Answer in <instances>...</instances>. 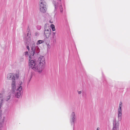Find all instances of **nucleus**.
Wrapping results in <instances>:
<instances>
[{"label":"nucleus","instance_id":"obj_6","mask_svg":"<svg viewBox=\"0 0 130 130\" xmlns=\"http://www.w3.org/2000/svg\"><path fill=\"white\" fill-rule=\"evenodd\" d=\"M4 120V117H2V112L0 111V130H1L3 126Z\"/></svg>","mask_w":130,"mask_h":130},{"label":"nucleus","instance_id":"obj_12","mask_svg":"<svg viewBox=\"0 0 130 130\" xmlns=\"http://www.w3.org/2000/svg\"><path fill=\"white\" fill-rule=\"evenodd\" d=\"M11 98V94L10 93H8L6 96L5 100L7 101H8Z\"/></svg>","mask_w":130,"mask_h":130},{"label":"nucleus","instance_id":"obj_21","mask_svg":"<svg viewBox=\"0 0 130 130\" xmlns=\"http://www.w3.org/2000/svg\"><path fill=\"white\" fill-rule=\"evenodd\" d=\"M52 29L53 31H54L55 30V27H54V28H52Z\"/></svg>","mask_w":130,"mask_h":130},{"label":"nucleus","instance_id":"obj_26","mask_svg":"<svg viewBox=\"0 0 130 130\" xmlns=\"http://www.w3.org/2000/svg\"><path fill=\"white\" fill-rule=\"evenodd\" d=\"M50 22L51 23H52V22H51L50 20Z\"/></svg>","mask_w":130,"mask_h":130},{"label":"nucleus","instance_id":"obj_23","mask_svg":"<svg viewBox=\"0 0 130 130\" xmlns=\"http://www.w3.org/2000/svg\"><path fill=\"white\" fill-rule=\"evenodd\" d=\"M22 82H20V85H22Z\"/></svg>","mask_w":130,"mask_h":130},{"label":"nucleus","instance_id":"obj_10","mask_svg":"<svg viewBox=\"0 0 130 130\" xmlns=\"http://www.w3.org/2000/svg\"><path fill=\"white\" fill-rule=\"evenodd\" d=\"M72 117V118L71 121L72 123H73L74 122L75 120V114L74 112H73L71 115Z\"/></svg>","mask_w":130,"mask_h":130},{"label":"nucleus","instance_id":"obj_11","mask_svg":"<svg viewBox=\"0 0 130 130\" xmlns=\"http://www.w3.org/2000/svg\"><path fill=\"white\" fill-rule=\"evenodd\" d=\"M31 49L32 51L31 52V55H29H29L30 56H31V55L32 56H33L35 53V47L34 48L33 47H31ZM30 57H31V56H30ZM30 57L31 58V57Z\"/></svg>","mask_w":130,"mask_h":130},{"label":"nucleus","instance_id":"obj_8","mask_svg":"<svg viewBox=\"0 0 130 130\" xmlns=\"http://www.w3.org/2000/svg\"><path fill=\"white\" fill-rule=\"evenodd\" d=\"M5 95V92H2L0 94V108L1 107L3 103V98Z\"/></svg>","mask_w":130,"mask_h":130},{"label":"nucleus","instance_id":"obj_14","mask_svg":"<svg viewBox=\"0 0 130 130\" xmlns=\"http://www.w3.org/2000/svg\"><path fill=\"white\" fill-rule=\"evenodd\" d=\"M44 36L46 38H48L49 37L50 35V33H45Z\"/></svg>","mask_w":130,"mask_h":130},{"label":"nucleus","instance_id":"obj_4","mask_svg":"<svg viewBox=\"0 0 130 130\" xmlns=\"http://www.w3.org/2000/svg\"><path fill=\"white\" fill-rule=\"evenodd\" d=\"M122 104V102H120L118 109V117L119 119H120V120L121 119L122 117L121 107Z\"/></svg>","mask_w":130,"mask_h":130},{"label":"nucleus","instance_id":"obj_1","mask_svg":"<svg viewBox=\"0 0 130 130\" xmlns=\"http://www.w3.org/2000/svg\"><path fill=\"white\" fill-rule=\"evenodd\" d=\"M30 56L29 55V67L37 72L41 73L45 65L44 57L43 56L39 57L36 63L34 60H31Z\"/></svg>","mask_w":130,"mask_h":130},{"label":"nucleus","instance_id":"obj_24","mask_svg":"<svg viewBox=\"0 0 130 130\" xmlns=\"http://www.w3.org/2000/svg\"><path fill=\"white\" fill-rule=\"evenodd\" d=\"M100 128L99 127H98L97 129V130H99Z\"/></svg>","mask_w":130,"mask_h":130},{"label":"nucleus","instance_id":"obj_3","mask_svg":"<svg viewBox=\"0 0 130 130\" xmlns=\"http://www.w3.org/2000/svg\"><path fill=\"white\" fill-rule=\"evenodd\" d=\"M19 71H17L15 75L13 73H10L8 74L7 76V78L8 79H10L11 78H12L13 76H14L16 78H18L19 77Z\"/></svg>","mask_w":130,"mask_h":130},{"label":"nucleus","instance_id":"obj_25","mask_svg":"<svg viewBox=\"0 0 130 130\" xmlns=\"http://www.w3.org/2000/svg\"><path fill=\"white\" fill-rule=\"evenodd\" d=\"M35 46V44H34L33 45V46Z\"/></svg>","mask_w":130,"mask_h":130},{"label":"nucleus","instance_id":"obj_9","mask_svg":"<svg viewBox=\"0 0 130 130\" xmlns=\"http://www.w3.org/2000/svg\"><path fill=\"white\" fill-rule=\"evenodd\" d=\"M119 122H116L115 124L113 125L112 130H119Z\"/></svg>","mask_w":130,"mask_h":130},{"label":"nucleus","instance_id":"obj_20","mask_svg":"<svg viewBox=\"0 0 130 130\" xmlns=\"http://www.w3.org/2000/svg\"><path fill=\"white\" fill-rule=\"evenodd\" d=\"M28 52H25V55H27L28 54Z\"/></svg>","mask_w":130,"mask_h":130},{"label":"nucleus","instance_id":"obj_5","mask_svg":"<svg viewBox=\"0 0 130 130\" xmlns=\"http://www.w3.org/2000/svg\"><path fill=\"white\" fill-rule=\"evenodd\" d=\"M22 87L21 86H20V87L18 88L17 90V92L15 93V96L16 98H19L20 96L21 93V91L22 90Z\"/></svg>","mask_w":130,"mask_h":130},{"label":"nucleus","instance_id":"obj_19","mask_svg":"<svg viewBox=\"0 0 130 130\" xmlns=\"http://www.w3.org/2000/svg\"><path fill=\"white\" fill-rule=\"evenodd\" d=\"M27 48L29 50V46H27Z\"/></svg>","mask_w":130,"mask_h":130},{"label":"nucleus","instance_id":"obj_2","mask_svg":"<svg viewBox=\"0 0 130 130\" xmlns=\"http://www.w3.org/2000/svg\"><path fill=\"white\" fill-rule=\"evenodd\" d=\"M46 3L45 1L41 0L40 1V9L42 12L45 13L46 10Z\"/></svg>","mask_w":130,"mask_h":130},{"label":"nucleus","instance_id":"obj_22","mask_svg":"<svg viewBox=\"0 0 130 130\" xmlns=\"http://www.w3.org/2000/svg\"><path fill=\"white\" fill-rule=\"evenodd\" d=\"M82 93V92L81 91H79L78 92V93L79 94H80Z\"/></svg>","mask_w":130,"mask_h":130},{"label":"nucleus","instance_id":"obj_15","mask_svg":"<svg viewBox=\"0 0 130 130\" xmlns=\"http://www.w3.org/2000/svg\"><path fill=\"white\" fill-rule=\"evenodd\" d=\"M44 42V41L42 40H38L37 43V44L38 45L39 44H41Z\"/></svg>","mask_w":130,"mask_h":130},{"label":"nucleus","instance_id":"obj_18","mask_svg":"<svg viewBox=\"0 0 130 130\" xmlns=\"http://www.w3.org/2000/svg\"><path fill=\"white\" fill-rule=\"evenodd\" d=\"M51 27L52 28H54L55 27L54 25L53 24H51Z\"/></svg>","mask_w":130,"mask_h":130},{"label":"nucleus","instance_id":"obj_7","mask_svg":"<svg viewBox=\"0 0 130 130\" xmlns=\"http://www.w3.org/2000/svg\"><path fill=\"white\" fill-rule=\"evenodd\" d=\"M11 89L12 91L14 92V89L16 87L15 77L14 76L12 78V82L11 85Z\"/></svg>","mask_w":130,"mask_h":130},{"label":"nucleus","instance_id":"obj_27","mask_svg":"<svg viewBox=\"0 0 130 130\" xmlns=\"http://www.w3.org/2000/svg\"><path fill=\"white\" fill-rule=\"evenodd\" d=\"M53 35H55V33H54L53 34Z\"/></svg>","mask_w":130,"mask_h":130},{"label":"nucleus","instance_id":"obj_13","mask_svg":"<svg viewBox=\"0 0 130 130\" xmlns=\"http://www.w3.org/2000/svg\"><path fill=\"white\" fill-rule=\"evenodd\" d=\"M45 31L46 32H51V30L49 27H46L45 28Z\"/></svg>","mask_w":130,"mask_h":130},{"label":"nucleus","instance_id":"obj_16","mask_svg":"<svg viewBox=\"0 0 130 130\" xmlns=\"http://www.w3.org/2000/svg\"><path fill=\"white\" fill-rule=\"evenodd\" d=\"M49 42H48L47 43H46V44H47V48L48 49H50L51 48V46L49 45Z\"/></svg>","mask_w":130,"mask_h":130},{"label":"nucleus","instance_id":"obj_17","mask_svg":"<svg viewBox=\"0 0 130 130\" xmlns=\"http://www.w3.org/2000/svg\"><path fill=\"white\" fill-rule=\"evenodd\" d=\"M60 12L61 13H62L63 12V10H62L63 9H62V7L61 5H60Z\"/></svg>","mask_w":130,"mask_h":130}]
</instances>
